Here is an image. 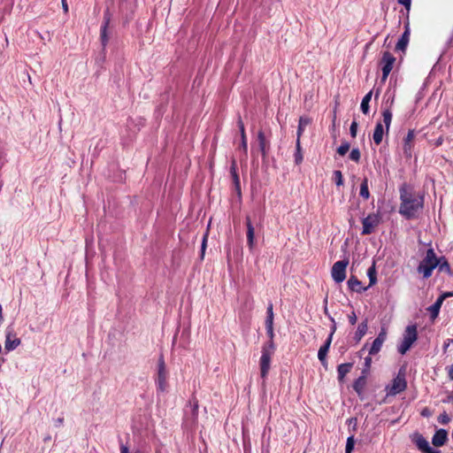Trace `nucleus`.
<instances>
[{
	"label": "nucleus",
	"instance_id": "a211bd4d",
	"mask_svg": "<svg viewBox=\"0 0 453 453\" xmlns=\"http://www.w3.org/2000/svg\"><path fill=\"white\" fill-rule=\"evenodd\" d=\"M348 287L351 291L361 293L367 289L366 287L362 286V282L355 276L351 275L348 280Z\"/></svg>",
	"mask_w": 453,
	"mask_h": 453
},
{
	"label": "nucleus",
	"instance_id": "ea45409f",
	"mask_svg": "<svg viewBox=\"0 0 453 453\" xmlns=\"http://www.w3.org/2000/svg\"><path fill=\"white\" fill-rule=\"evenodd\" d=\"M361 153L358 149H353L349 153V158L354 162H359Z\"/></svg>",
	"mask_w": 453,
	"mask_h": 453
},
{
	"label": "nucleus",
	"instance_id": "a18cd8bd",
	"mask_svg": "<svg viewBox=\"0 0 453 453\" xmlns=\"http://www.w3.org/2000/svg\"><path fill=\"white\" fill-rule=\"evenodd\" d=\"M398 4L403 5L407 12L411 10V0H397Z\"/></svg>",
	"mask_w": 453,
	"mask_h": 453
},
{
	"label": "nucleus",
	"instance_id": "4be33fe9",
	"mask_svg": "<svg viewBox=\"0 0 453 453\" xmlns=\"http://www.w3.org/2000/svg\"><path fill=\"white\" fill-rule=\"evenodd\" d=\"M257 139L259 142V147H260L261 153H262L263 157H265V155L267 154V152L270 150V142L265 138V134L261 132H259V134L257 135Z\"/></svg>",
	"mask_w": 453,
	"mask_h": 453
},
{
	"label": "nucleus",
	"instance_id": "0eeeda50",
	"mask_svg": "<svg viewBox=\"0 0 453 453\" xmlns=\"http://www.w3.org/2000/svg\"><path fill=\"white\" fill-rule=\"evenodd\" d=\"M395 62V58L389 52L385 51L383 53L382 58L380 60L382 76L381 82H385L393 69L394 64Z\"/></svg>",
	"mask_w": 453,
	"mask_h": 453
},
{
	"label": "nucleus",
	"instance_id": "7c9ffc66",
	"mask_svg": "<svg viewBox=\"0 0 453 453\" xmlns=\"http://www.w3.org/2000/svg\"><path fill=\"white\" fill-rule=\"evenodd\" d=\"M359 195L365 200H367L370 197V192L368 188V180L365 178L360 185V192Z\"/></svg>",
	"mask_w": 453,
	"mask_h": 453
},
{
	"label": "nucleus",
	"instance_id": "412c9836",
	"mask_svg": "<svg viewBox=\"0 0 453 453\" xmlns=\"http://www.w3.org/2000/svg\"><path fill=\"white\" fill-rule=\"evenodd\" d=\"M384 135V129L383 126L380 122H378L375 126L373 134H372V139L376 145H380L382 142Z\"/></svg>",
	"mask_w": 453,
	"mask_h": 453
},
{
	"label": "nucleus",
	"instance_id": "79ce46f5",
	"mask_svg": "<svg viewBox=\"0 0 453 453\" xmlns=\"http://www.w3.org/2000/svg\"><path fill=\"white\" fill-rule=\"evenodd\" d=\"M247 238L250 247L252 248L255 238V228H248Z\"/></svg>",
	"mask_w": 453,
	"mask_h": 453
},
{
	"label": "nucleus",
	"instance_id": "1a4fd4ad",
	"mask_svg": "<svg viewBox=\"0 0 453 453\" xmlns=\"http://www.w3.org/2000/svg\"><path fill=\"white\" fill-rule=\"evenodd\" d=\"M21 343L19 338L17 337L16 333L13 328L11 326L6 327L5 330V341H4V349L7 352L12 351L17 349Z\"/></svg>",
	"mask_w": 453,
	"mask_h": 453
},
{
	"label": "nucleus",
	"instance_id": "6e6d98bb",
	"mask_svg": "<svg viewBox=\"0 0 453 453\" xmlns=\"http://www.w3.org/2000/svg\"><path fill=\"white\" fill-rule=\"evenodd\" d=\"M244 451H245V453H252L250 443H249V445H247L246 442H244Z\"/></svg>",
	"mask_w": 453,
	"mask_h": 453
},
{
	"label": "nucleus",
	"instance_id": "9b49d317",
	"mask_svg": "<svg viewBox=\"0 0 453 453\" xmlns=\"http://www.w3.org/2000/svg\"><path fill=\"white\" fill-rule=\"evenodd\" d=\"M387 338V333L384 328L381 329V331L379 333L378 336L374 339L370 349H369V355L373 356L379 353L381 349V347L386 341Z\"/></svg>",
	"mask_w": 453,
	"mask_h": 453
},
{
	"label": "nucleus",
	"instance_id": "c9c22d12",
	"mask_svg": "<svg viewBox=\"0 0 453 453\" xmlns=\"http://www.w3.org/2000/svg\"><path fill=\"white\" fill-rule=\"evenodd\" d=\"M334 175V180L336 184V186H342L343 185V177H342V173L341 171L339 170H335L333 173Z\"/></svg>",
	"mask_w": 453,
	"mask_h": 453
},
{
	"label": "nucleus",
	"instance_id": "9d476101",
	"mask_svg": "<svg viewBox=\"0 0 453 453\" xmlns=\"http://www.w3.org/2000/svg\"><path fill=\"white\" fill-rule=\"evenodd\" d=\"M111 19V14L110 12V10L106 9L104 12V20H103V24H102V27L100 29V39H101V42H102V45L104 48L107 45L108 41H109L107 29L109 27Z\"/></svg>",
	"mask_w": 453,
	"mask_h": 453
},
{
	"label": "nucleus",
	"instance_id": "58836bf2",
	"mask_svg": "<svg viewBox=\"0 0 453 453\" xmlns=\"http://www.w3.org/2000/svg\"><path fill=\"white\" fill-rule=\"evenodd\" d=\"M355 446L354 436H349L347 439L345 453H351Z\"/></svg>",
	"mask_w": 453,
	"mask_h": 453
},
{
	"label": "nucleus",
	"instance_id": "b1692460",
	"mask_svg": "<svg viewBox=\"0 0 453 453\" xmlns=\"http://www.w3.org/2000/svg\"><path fill=\"white\" fill-rule=\"evenodd\" d=\"M367 329H368V321H367V319H365L358 325L357 331L355 333V339L357 342H359L365 335Z\"/></svg>",
	"mask_w": 453,
	"mask_h": 453
},
{
	"label": "nucleus",
	"instance_id": "c03bdc74",
	"mask_svg": "<svg viewBox=\"0 0 453 453\" xmlns=\"http://www.w3.org/2000/svg\"><path fill=\"white\" fill-rule=\"evenodd\" d=\"M348 319L350 325H355L357 323V318L354 311L348 315Z\"/></svg>",
	"mask_w": 453,
	"mask_h": 453
},
{
	"label": "nucleus",
	"instance_id": "bf43d9fd",
	"mask_svg": "<svg viewBox=\"0 0 453 453\" xmlns=\"http://www.w3.org/2000/svg\"><path fill=\"white\" fill-rule=\"evenodd\" d=\"M247 220H248V222H247V226H248V227H250V226H251V221H250V219H248Z\"/></svg>",
	"mask_w": 453,
	"mask_h": 453
},
{
	"label": "nucleus",
	"instance_id": "37998d69",
	"mask_svg": "<svg viewBox=\"0 0 453 453\" xmlns=\"http://www.w3.org/2000/svg\"><path fill=\"white\" fill-rule=\"evenodd\" d=\"M357 126L358 125L356 120H353L350 125L349 133H350L351 137H353V138H355L357 136Z\"/></svg>",
	"mask_w": 453,
	"mask_h": 453
},
{
	"label": "nucleus",
	"instance_id": "a878e982",
	"mask_svg": "<svg viewBox=\"0 0 453 453\" xmlns=\"http://www.w3.org/2000/svg\"><path fill=\"white\" fill-rule=\"evenodd\" d=\"M439 265H437L439 272L451 274L450 265L445 257L441 256L438 257Z\"/></svg>",
	"mask_w": 453,
	"mask_h": 453
},
{
	"label": "nucleus",
	"instance_id": "13d9d810",
	"mask_svg": "<svg viewBox=\"0 0 453 453\" xmlns=\"http://www.w3.org/2000/svg\"><path fill=\"white\" fill-rule=\"evenodd\" d=\"M4 319V317H3V308H2V305L0 304V321H2Z\"/></svg>",
	"mask_w": 453,
	"mask_h": 453
},
{
	"label": "nucleus",
	"instance_id": "8fccbe9b",
	"mask_svg": "<svg viewBox=\"0 0 453 453\" xmlns=\"http://www.w3.org/2000/svg\"><path fill=\"white\" fill-rule=\"evenodd\" d=\"M423 453H441L440 450L434 449L430 447V445L427 447V449Z\"/></svg>",
	"mask_w": 453,
	"mask_h": 453
},
{
	"label": "nucleus",
	"instance_id": "052dcab7",
	"mask_svg": "<svg viewBox=\"0 0 453 453\" xmlns=\"http://www.w3.org/2000/svg\"><path fill=\"white\" fill-rule=\"evenodd\" d=\"M380 95V89H378L375 93V98L377 99Z\"/></svg>",
	"mask_w": 453,
	"mask_h": 453
},
{
	"label": "nucleus",
	"instance_id": "5fc2aeb1",
	"mask_svg": "<svg viewBox=\"0 0 453 453\" xmlns=\"http://www.w3.org/2000/svg\"><path fill=\"white\" fill-rule=\"evenodd\" d=\"M453 342L452 339H447V341L444 342L443 344V349L444 351L447 350L448 347L449 346V344Z\"/></svg>",
	"mask_w": 453,
	"mask_h": 453
},
{
	"label": "nucleus",
	"instance_id": "cd10ccee",
	"mask_svg": "<svg viewBox=\"0 0 453 453\" xmlns=\"http://www.w3.org/2000/svg\"><path fill=\"white\" fill-rule=\"evenodd\" d=\"M380 222L377 214H370L363 219V226H376Z\"/></svg>",
	"mask_w": 453,
	"mask_h": 453
},
{
	"label": "nucleus",
	"instance_id": "5701e85b",
	"mask_svg": "<svg viewBox=\"0 0 453 453\" xmlns=\"http://www.w3.org/2000/svg\"><path fill=\"white\" fill-rule=\"evenodd\" d=\"M186 407L190 408L192 422H196L197 419V416H198V407H199L197 399L196 397H192L189 400L188 404H187Z\"/></svg>",
	"mask_w": 453,
	"mask_h": 453
},
{
	"label": "nucleus",
	"instance_id": "4d7b16f0",
	"mask_svg": "<svg viewBox=\"0 0 453 453\" xmlns=\"http://www.w3.org/2000/svg\"><path fill=\"white\" fill-rule=\"evenodd\" d=\"M441 296H444V299L449 296H453V292H446L442 294Z\"/></svg>",
	"mask_w": 453,
	"mask_h": 453
},
{
	"label": "nucleus",
	"instance_id": "e2e57ef3",
	"mask_svg": "<svg viewBox=\"0 0 453 453\" xmlns=\"http://www.w3.org/2000/svg\"><path fill=\"white\" fill-rule=\"evenodd\" d=\"M211 226V220L208 222L207 227H210Z\"/></svg>",
	"mask_w": 453,
	"mask_h": 453
},
{
	"label": "nucleus",
	"instance_id": "473e14b6",
	"mask_svg": "<svg viewBox=\"0 0 453 453\" xmlns=\"http://www.w3.org/2000/svg\"><path fill=\"white\" fill-rule=\"evenodd\" d=\"M209 232H210V228H206V231L203 235L202 245H201V254H200L201 259H203V257H204Z\"/></svg>",
	"mask_w": 453,
	"mask_h": 453
},
{
	"label": "nucleus",
	"instance_id": "2eb2a0df",
	"mask_svg": "<svg viewBox=\"0 0 453 453\" xmlns=\"http://www.w3.org/2000/svg\"><path fill=\"white\" fill-rule=\"evenodd\" d=\"M415 139L414 130H409L406 137L403 140V152L407 157H411V149Z\"/></svg>",
	"mask_w": 453,
	"mask_h": 453
},
{
	"label": "nucleus",
	"instance_id": "423d86ee",
	"mask_svg": "<svg viewBox=\"0 0 453 453\" xmlns=\"http://www.w3.org/2000/svg\"><path fill=\"white\" fill-rule=\"evenodd\" d=\"M167 372L164 356L161 354L157 361V376L156 384L157 390L164 392L166 388Z\"/></svg>",
	"mask_w": 453,
	"mask_h": 453
},
{
	"label": "nucleus",
	"instance_id": "20e7f679",
	"mask_svg": "<svg viewBox=\"0 0 453 453\" xmlns=\"http://www.w3.org/2000/svg\"><path fill=\"white\" fill-rule=\"evenodd\" d=\"M406 388L407 380L405 379V371L403 368H401L396 377L392 380L390 384L386 386L385 391L387 396H395L403 392Z\"/></svg>",
	"mask_w": 453,
	"mask_h": 453
},
{
	"label": "nucleus",
	"instance_id": "f03ea898",
	"mask_svg": "<svg viewBox=\"0 0 453 453\" xmlns=\"http://www.w3.org/2000/svg\"><path fill=\"white\" fill-rule=\"evenodd\" d=\"M273 304L272 303H269L266 310V318L265 321L266 334L269 337V341L263 346L262 355L260 357V372L262 378H265V376L267 375L268 371L270 369L271 358L275 351V345L273 342Z\"/></svg>",
	"mask_w": 453,
	"mask_h": 453
},
{
	"label": "nucleus",
	"instance_id": "7ed1b4c3",
	"mask_svg": "<svg viewBox=\"0 0 453 453\" xmlns=\"http://www.w3.org/2000/svg\"><path fill=\"white\" fill-rule=\"evenodd\" d=\"M439 265L438 257L436 256L433 248H429L424 258L420 261L417 267V272L422 274L424 279H428L432 276L434 270Z\"/></svg>",
	"mask_w": 453,
	"mask_h": 453
},
{
	"label": "nucleus",
	"instance_id": "bb28decb",
	"mask_svg": "<svg viewBox=\"0 0 453 453\" xmlns=\"http://www.w3.org/2000/svg\"><path fill=\"white\" fill-rule=\"evenodd\" d=\"M392 117H393V114H392L390 107L383 109V111H382V118H383V122H384L385 127H386V132L387 133H388V130H389V127H390V124H391V121H392Z\"/></svg>",
	"mask_w": 453,
	"mask_h": 453
},
{
	"label": "nucleus",
	"instance_id": "39448f33",
	"mask_svg": "<svg viewBox=\"0 0 453 453\" xmlns=\"http://www.w3.org/2000/svg\"><path fill=\"white\" fill-rule=\"evenodd\" d=\"M418 339L417 326L415 325L408 326L405 329L403 339L398 346V352L402 355L405 354L411 345Z\"/></svg>",
	"mask_w": 453,
	"mask_h": 453
},
{
	"label": "nucleus",
	"instance_id": "c85d7f7f",
	"mask_svg": "<svg viewBox=\"0 0 453 453\" xmlns=\"http://www.w3.org/2000/svg\"><path fill=\"white\" fill-rule=\"evenodd\" d=\"M372 90L369 91L363 97L362 102H361L360 108H361L362 112L365 115L369 113V103L372 99Z\"/></svg>",
	"mask_w": 453,
	"mask_h": 453
},
{
	"label": "nucleus",
	"instance_id": "dca6fc26",
	"mask_svg": "<svg viewBox=\"0 0 453 453\" xmlns=\"http://www.w3.org/2000/svg\"><path fill=\"white\" fill-rule=\"evenodd\" d=\"M366 370L362 371V375L359 376L353 383V389L358 395H361L366 385Z\"/></svg>",
	"mask_w": 453,
	"mask_h": 453
},
{
	"label": "nucleus",
	"instance_id": "680f3d73",
	"mask_svg": "<svg viewBox=\"0 0 453 453\" xmlns=\"http://www.w3.org/2000/svg\"><path fill=\"white\" fill-rule=\"evenodd\" d=\"M394 104V97L392 98L391 102H390V106Z\"/></svg>",
	"mask_w": 453,
	"mask_h": 453
},
{
	"label": "nucleus",
	"instance_id": "e433bc0d",
	"mask_svg": "<svg viewBox=\"0 0 453 453\" xmlns=\"http://www.w3.org/2000/svg\"><path fill=\"white\" fill-rule=\"evenodd\" d=\"M349 143L348 142H344L340 145V147H338L337 153L340 156H344L349 151Z\"/></svg>",
	"mask_w": 453,
	"mask_h": 453
},
{
	"label": "nucleus",
	"instance_id": "c756f323",
	"mask_svg": "<svg viewBox=\"0 0 453 453\" xmlns=\"http://www.w3.org/2000/svg\"><path fill=\"white\" fill-rule=\"evenodd\" d=\"M231 174L233 177L235 191H236L237 195L240 196H241L240 179H239V176H238L235 167H234V162L233 163V165L231 166Z\"/></svg>",
	"mask_w": 453,
	"mask_h": 453
},
{
	"label": "nucleus",
	"instance_id": "4468645a",
	"mask_svg": "<svg viewBox=\"0 0 453 453\" xmlns=\"http://www.w3.org/2000/svg\"><path fill=\"white\" fill-rule=\"evenodd\" d=\"M331 337H327L325 343L319 348L318 352V358L321 362L323 366L327 365L326 356L331 346Z\"/></svg>",
	"mask_w": 453,
	"mask_h": 453
},
{
	"label": "nucleus",
	"instance_id": "864d4df0",
	"mask_svg": "<svg viewBox=\"0 0 453 453\" xmlns=\"http://www.w3.org/2000/svg\"><path fill=\"white\" fill-rule=\"evenodd\" d=\"M61 4H62V8H63L65 13H67L68 12V4H67L66 0H61Z\"/></svg>",
	"mask_w": 453,
	"mask_h": 453
},
{
	"label": "nucleus",
	"instance_id": "ddd939ff",
	"mask_svg": "<svg viewBox=\"0 0 453 453\" xmlns=\"http://www.w3.org/2000/svg\"><path fill=\"white\" fill-rule=\"evenodd\" d=\"M448 440V432L445 429H438L432 438V443L435 447L443 446Z\"/></svg>",
	"mask_w": 453,
	"mask_h": 453
},
{
	"label": "nucleus",
	"instance_id": "aec40b11",
	"mask_svg": "<svg viewBox=\"0 0 453 453\" xmlns=\"http://www.w3.org/2000/svg\"><path fill=\"white\" fill-rule=\"evenodd\" d=\"M353 363H344L337 366V378L340 382L344 380L345 376L351 371Z\"/></svg>",
	"mask_w": 453,
	"mask_h": 453
},
{
	"label": "nucleus",
	"instance_id": "393cba45",
	"mask_svg": "<svg viewBox=\"0 0 453 453\" xmlns=\"http://www.w3.org/2000/svg\"><path fill=\"white\" fill-rule=\"evenodd\" d=\"M311 123V119L308 118V117H300L299 118V123H298V127H297V138L296 139H301V136L303 134V133L304 132V128L306 126L310 125Z\"/></svg>",
	"mask_w": 453,
	"mask_h": 453
},
{
	"label": "nucleus",
	"instance_id": "603ef678",
	"mask_svg": "<svg viewBox=\"0 0 453 453\" xmlns=\"http://www.w3.org/2000/svg\"><path fill=\"white\" fill-rule=\"evenodd\" d=\"M448 375L449 378L453 380V365H449L448 368Z\"/></svg>",
	"mask_w": 453,
	"mask_h": 453
},
{
	"label": "nucleus",
	"instance_id": "4c0bfd02",
	"mask_svg": "<svg viewBox=\"0 0 453 453\" xmlns=\"http://www.w3.org/2000/svg\"><path fill=\"white\" fill-rule=\"evenodd\" d=\"M325 314L329 317L330 321L333 323V325L331 326V332H330V334L328 335V337H331V341H332L333 340V335H334V334L336 331V323H335L334 319L328 314V311H327L326 307L325 308Z\"/></svg>",
	"mask_w": 453,
	"mask_h": 453
},
{
	"label": "nucleus",
	"instance_id": "3c124183",
	"mask_svg": "<svg viewBox=\"0 0 453 453\" xmlns=\"http://www.w3.org/2000/svg\"><path fill=\"white\" fill-rule=\"evenodd\" d=\"M55 426L59 427L63 425V422H64V418H58L57 419H55Z\"/></svg>",
	"mask_w": 453,
	"mask_h": 453
},
{
	"label": "nucleus",
	"instance_id": "49530a36",
	"mask_svg": "<svg viewBox=\"0 0 453 453\" xmlns=\"http://www.w3.org/2000/svg\"><path fill=\"white\" fill-rule=\"evenodd\" d=\"M371 364H372V357H366L365 358V368L363 369V370H366V374L368 373V372L371 368Z\"/></svg>",
	"mask_w": 453,
	"mask_h": 453
},
{
	"label": "nucleus",
	"instance_id": "09e8293b",
	"mask_svg": "<svg viewBox=\"0 0 453 453\" xmlns=\"http://www.w3.org/2000/svg\"><path fill=\"white\" fill-rule=\"evenodd\" d=\"M374 228H362L361 234L362 235H368L373 233Z\"/></svg>",
	"mask_w": 453,
	"mask_h": 453
},
{
	"label": "nucleus",
	"instance_id": "2f4dec72",
	"mask_svg": "<svg viewBox=\"0 0 453 453\" xmlns=\"http://www.w3.org/2000/svg\"><path fill=\"white\" fill-rule=\"evenodd\" d=\"M301 139H296V153H295V162L296 165H300L303 162V153L301 150Z\"/></svg>",
	"mask_w": 453,
	"mask_h": 453
},
{
	"label": "nucleus",
	"instance_id": "f704fd0d",
	"mask_svg": "<svg viewBox=\"0 0 453 453\" xmlns=\"http://www.w3.org/2000/svg\"><path fill=\"white\" fill-rule=\"evenodd\" d=\"M238 127H239L241 135H242V145L244 150H247V141H246V136H245V133H244V125L240 117L238 119Z\"/></svg>",
	"mask_w": 453,
	"mask_h": 453
},
{
	"label": "nucleus",
	"instance_id": "de8ad7c7",
	"mask_svg": "<svg viewBox=\"0 0 453 453\" xmlns=\"http://www.w3.org/2000/svg\"><path fill=\"white\" fill-rule=\"evenodd\" d=\"M421 416L423 417H430L432 415V412L431 411L427 408V407H425L422 411H421Z\"/></svg>",
	"mask_w": 453,
	"mask_h": 453
},
{
	"label": "nucleus",
	"instance_id": "a19ab883",
	"mask_svg": "<svg viewBox=\"0 0 453 453\" xmlns=\"http://www.w3.org/2000/svg\"><path fill=\"white\" fill-rule=\"evenodd\" d=\"M438 421L441 425H447L450 421V417L444 411L439 415Z\"/></svg>",
	"mask_w": 453,
	"mask_h": 453
},
{
	"label": "nucleus",
	"instance_id": "6e6552de",
	"mask_svg": "<svg viewBox=\"0 0 453 453\" xmlns=\"http://www.w3.org/2000/svg\"><path fill=\"white\" fill-rule=\"evenodd\" d=\"M349 260H340L334 264L331 271L332 278L336 283L342 282L346 278V268Z\"/></svg>",
	"mask_w": 453,
	"mask_h": 453
},
{
	"label": "nucleus",
	"instance_id": "72a5a7b5",
	"mask_svg": "<svg viewBox=\"0 0 453 453\" xmlns=\"http://www.w3.org/2000/svg\"><path fill=\"white\" fill-rule=\"evenodd\" d=\"M367 275H368L369 280H370L369 287H371V286L374 285L376 283V281H377L376 270H375L374 265H372L368 269Z\"/></svg>",
	"mask_w": 453,
	"mask_h": 453
},
{
	"label": "nucleus",
	"instance_id": "f8f14e48",
	"mask_svg": "<svg viewBox=\"0 0 453 453\" xmlns=\"http://www.w3.org/2000/svg\"><path fill=\"white\" fill-rule=\"evenodd\" d=\"M410 437L411 441L422 452H424L429 446L427 440L418 432L413 433Z\"/></svg>",
	"mask_w": 453,
	"mask_h": 453
},
{
	"label": "nucleus",
	"instance_id": "f3484780",
	"mask_svg": "<svg viewBox=\"0 0 453 453\" xmlns=\"http://www.w3.org/2000/svg\"><path fill=\"white\" fill-rule=\"evenodd\" d=\"M443 301L444 296H439L435 303L427 308L432 321H434L438 317Z\"/></svg>",
	"mask_w": 453,
	"mask_h": 453
},
{
	"label": "nucleus",
	"instance_id": "6ab92c4d",
	"mask_svg": "<svg viewBox=\"0 0 453 453\" xmlns=\"http://www.w3.org/2000/svg\"><path fill=\"white\" fill-rule=\"evenodd\" d=\"M409 41H410V30H409V27L407 25L405 27V31L403 32V34L402 35L401 38L398 40V42L395 45V50L404 51L407 48Z\"/></svg>",
	"mask_w": 453,
	"mask_h": 453
},
{
	"label": "nucleus",
	"instance_id": "f257e3e1",
	"mask_svg": "<svg viewBox=\"0 0 453 453\" xmlns=\"http://www.w3.org/2000/svg\"><path fill=\"white\" fill-rule=\"evenodd\" d=\"M399 192L401 200L399 212L406 219L418 218L424 208V195L414 191L406 183L400 187Z\"/></svg>",
	"mask_w": 453,
	"mask_h": 453
}]
</instances>
